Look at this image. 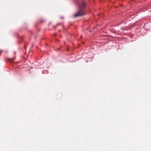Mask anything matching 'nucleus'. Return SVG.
Segmentation results:
<instances>
[{
    "label": "nucleus",
    "mask_w": 151,
    "mask_h": 151,
    "mask_svg": "<svg viewBox=\"0 0 151 151\" xmlns=\"http://www.w3.org/2000/svg\"><path fill=\"white\" fill-rule=\"evenodd\" d=\"M84 14H83L81 13V10H79L78 12L75 14L74 15V17H76L80 16H82Z\"/></svg>",
    "instance_id": "f257e3e1"
},
{
    "label": "nucleus",
    "mask_w": 151,
    "mask_h": 151,
    "mask_svg": "<svg viewBox=\"0 0 151 151\" xmlns=\"http://www.w3.org/2000/svg\"><path fill=\"white\" fill-rule=\"evenodd\" d=\"M86 6V4H85V3L84 2H83V6H83V7H85Z\"/></svg>",
    "instance_id": "f03ea898"
}]
</instances>
